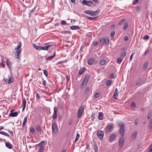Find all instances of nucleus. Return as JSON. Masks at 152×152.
I'll use <instances>...</instances> for the list:
<instances>
[{
	"label": "nucleus",
	"instance_id": "de8ad7c7",
	"mask_svg": "<svg viewBox=\"0 0 152 152\" xmlns=\"http://www.w3.org/2000/svg\"><path fill=\"white\" fill-rule=\"evenodd\" d=\"M88 1L86 0H83L82 1V3L84 5H87Z\"/></svg>",
	"mask_w": 152,
	"mask_h": 152
},
{
	"label": "nucleus",
	"instance_id": "680f3d73",
	"mask_svg": "<svg viewBox=\"0 0 152 152\" xmlns=\"http://www.w3.org/2000/svg\"><path fill=\"white\" fill-rule=\"evenodd\" d=\"M93 45L94 46H96L98 45V42H94L93 43Z\"/></svg>",
	"mask_w": 152,
	"mask_h": 152
},
{
	"label": "nucleus",
	"instance_id": "338daca9",
	"mask_svg": "<svg viewBox=\"0 0 152 152\" xmlns=\"http://www.w3.org/2000/svg\"><path fill=\"white\" fill-rule=\"evenodd\" d=\"M35 10V7L33 9L30 10V13H32Z\"/></svg>",
	"mask_w": 152,
	"mask_h": 152
},
{
	"label": "nucleus",
	"instance_id": "0e129e2a",
	"mask_svg": "<svg viewBox=\"0 0 152 152\" xmlns=\"http://www.w3.org/2000/svg\"><path fill=\"white\" fill-rule=\"evenodd\" d=\"M115 31H114L111 32V33L110 34V35L111 37H113L115 34Z\"/></svg>",
	"mask_w": 152,
	"mask_h": 152
},
{
	"label": "nucleus",
	"instance_id": "2eb2a0df",
	"mask_svg": "<svg viewBox=\"0 0 152 152\" xmlns=\"http://www.w3.org/2000/svg\"><path fill=\"white\" fill-rule=\"evenodd\" d=\"M26 100L24 98H23V107L22 108V111L23 112L26 108Z\"/></svg>",
	"mask_w": 152,
	"mask_h": 152
},
{
	"label": "nucleus",
	"instance_id": "5fc2aeb1",
	"mask_svg": "<svg viewBox=\"0 0 152 152\" xmlns=\"http://www.w3.org/2000/svg\"><path fill=\"white\" fill-rule=\"evenodd\" d=\"M118 96V95H116L115 94H114L113 96V98L114 99H116L117 98Z\"/></svg>",
	"mask_w": 152,
	"mask_h": 152
},
{
	"label": "nucleus",
	"instance_id": "aec40b11",
	"mask_svg": "<svg viewBox=\"0 0 152 152\" xmlns=\"http://www.w3.org/2000/svg\"><path fill=\"white\" fill-rule=\"evenodd\" d=\"M137 134V131H135L134 132L132 135V138L133 140H134L136 137Z\"/></svg>",
	"mask_w": 152,
	"mask_h": 152
},
{
	"label": "nucleus",
	"instance_id": "f704fd0d",
	"mask_svg": "<svg viewBox=\"0 0 152 152\" xmlns=\"http://www.w3.org/2000/svg\"><path fill=\"white\" fill-rule=\"evenodd\" d=\"M142 82V79H139L136 80V84L137 85H138L140 84Z\"/></svg>",
	"mask_w": 152,
	"mask_h": 152
},
{
	"label": "nucleus",
	"instance_id": "69168bd1",
	"mask_svg": "<svg viewBox=\"0 0 152 152\" xmlns=\"http://www.w3.org/2000/svg\"><path fill=\"white\" fill-rule=\"evenodd\" d=\"M115 75L114 74H111L110 76V77L111 78H113L114 77Z\"/></svg>",
	"mask_w": 152,
	"mask_h": 152
},
{
	"label": "nucleus",
	"instance_id": "a211bd4d",
	"mask_svg": "<svg viewBox=\"0 0 152 152\" xmlns=\"http://www.w3.org/2000/svg\"><path fill=\"white\" fill-rule=\"evenodd\" d=\"M56 55L55 51L53 55L51 56H49V57L46 58L45 59L46 61H50Z\"/></svg>",
	"mask_w": 152,
	"mask_h": 152
},
{
	"label": "nucleus",
	"instance_id": "a878e982",
	"mask_svg": "<svg viewBox=\"0 0 152 152\" xmlns=\"http://www.w3.org/2000/svg\"><path fill=\"white\" fill-rule=\"evenodd\" d=\"M5 145L6 147L9 148V149L12 148V146H11L10 143L9 142H6Z\"/></svg>",
	"mask_w": 152,
	"mask_h": 152
},
{
	"label": "nucleus",
	"instance_id": "a19ab883",
	"mask_svg": "<svg viewBox=\"0 0 152 152\" xmlns=\"http://www.w3.org/2000/svg\"><path fill=\"white\" fill-rule=\"evenodd\" d=\"M1 134L4 135V136H6L8 137H9L10 136V135L8 134L7 133L5 132H1Z\"/></svg>",
	"mask_w": 152,
	"mask_h": 152
},
{
	"label": "nucleus",
	"instance_id": "412c9836",
	"mask_svg": "<svg viewBox=\"0 0 152 152\" xmlns=\"http://www.w3.org/2000/svg\"><path fill=\"white\" fill-rule=\"evenodd\" d=\"M18 115V113L17 112L14 113H11L9 114V115L11 117H14Z\"/></svg>",
	"mask_w": 152,
	"mask_h": 152
},
{
	"label": "nucleus",
	"instance_id": "f03ea898",
	"mask_svg": "<svg viewBox=\"0 0 152 152\" xmlns=\"http://www.w3.org/2000/svg\"><path fill=\"white\" fill-rule=\"evenodd\" d=\"M4 81L8 84H10L12 83L14 81V78L12 77V75H10L4 79Z\"/></svg>",
	"mask_w": 152,
	"mask_h": 152
},
{
	"label": "nucleus",
	"instance_id": "7c9ffc66",
	"mask_svg": "<svg viewBox=\"0 0 152 152\" xmlns=\"http://www.w3.org/2000/svg\"><path fill=\"white\" fill-rule=\"evenodd\" d=\"M89 87H87L84 91V93L85 94H87L89 92Z\"/></svg>",
	"mask_w": 152,
	"mask_h": 152
},
{
	"label": "nucleus",
	"instance_id": "1a4fd4ad",
	"mask_svg": "<svg viewBox=\"0 0 152 152\" xmlns=\"http://www.w3.org/2000/svg\"><path fill=\"white\" fill-rule=\"evenodd\" d=\"M21 51V49H20L19 50L16 52L15 53V56L16 58H18V59H20V54Z\"/></svg>",
	"mask_w": 152,
	"mask_h": 152
},
{
	"label": "nucleus",
	"instance_id": "20e7f679",
	"mask_svg": "<svg viewBox=\"0 0 152 152\" xmlns=\"http://www.w3.org/2000/svg\"><path fill=\"white\" fill-rule=\"evenodd\" d=\"M100 41L103 44L108 45L109 43V39L107 38H101L100 39Z\"/></svg>",
	"mask_w": 152,
	"mask_h": 152
},
{
	"label": "nucleus",
	"instance_id": "cd10ccee",
	"mask_svg": "<svg viewBox=\"0 0 152 152\" xmlns=\"http://www.w3.org/2000/svg\"><path fill=\"white\" fill-rule=\"evenodd\" d=\"M103 114L102 113L100 112L99 113L98 118L99 120H102V116H103Z\"/></svg>",
	"mask_w": 152,
	"mask_h": 152
},
{
	"label": "nucleus",
	"instance_id": "58836bf2",
	"mask_svg": "<svg viewBox=\"0 0 152 152\" xmlns=\"http://www.w3.org/2000/svg\"><path fill=\"white\" fill-rule=\"evenodd\" d=\"M112 81L110 80H109L106 82V85L107 86H109L112 83Z\"/></svg>",
	"mask_w": 152,
	"mask_h": 152
},
{
	"label": "nucleus",
	"instance_id": "6e6d98bb",
	"mask_svg": "<svg viewBox=\"0 0 152 152\" xmlns=\"http://www.w3.org/2000/svg\"><path fill=\"white\" fill-rule=\"evenodd\" d=\"M30 131L32 133H34L35 130L33 128L31 127L30 128Z\"/></svg>",
	"mask_w": 152,
	"mask_h": 152
},
{
	"label": "nucleus",
	"instance_id": "4be33fe9",
	"mask_svg": "<svg viewBox=\"0 0 152 152\" xmlns=\"http://www.w3.org/2000/svg\"><path fill=\"white\" fill-rule=\"evenodd\" d=\"M27 116L25 117L24 118V120L22 124V126L24 127L26 125V124L27 122Z\"/></svg>",
	"mask_w": 152,
	"mask_h": 152
},
{
	"label": "nucleus",
	"instance_id": "f257e3e1",
	"mask_svg": "<svg viewBox=\"0 0 152 152\" xmlns=\"http://www.w3.org/2000/svg\"><path fill=\"white\" fill-rule=\"evenodd\" d=\"M100 11V10L98 9L95 11H93L91 10H87L85 11L84 13L86 14H88L91 16L96 15H98Z\"/></svg>",
	"mask_w": 152,
	"mask_h": 152
},
{
	"label": "nucleus",
	"instance_id": "49530a36",
	"mask_svg": "<svg viewBox=\"0 0 152 152\" xmlns=\"http://www.w3.org/2000/svg\"><path fill=\"white\" fill-rule=\"evenodd\" d=\"M43 73L46 77H47L48 75V72L45 69L43 70Z\"/></svg>",
	"mask_w": 152,
	"mask_h": 152
},
{
	"label": "nucleus",
	"instance_id": "603ef678",
	"mask_svg": "<svg viewBox=\"0 0 152 152\" xmlns=\"http://www.w3.org/2000/svg\"><path fill=\"white\" fill-rule=\"evenodd\" d=\"M126 53L125 52H124L121 54V56H122L124 57L126 56Z\"/></svg>",
	"mask_w": 152,
	"mask_h": 152
},
{
	"label": "nucleus",
	"instance_id": "4c0bfd02",
	"mask_svg": "<svg viewBox=\"0 0 152 152\" xmlns=\"http://www.w3.org/2000/svg\"><path fill=\"white\" fill-rule=\"evenodd\" d=\"M148 62H146L144 64L143 67V69L144 70H145L147 69V68L148 67Z\"/></svg>",
	"mask_w": 152,
	"mask_h": 152
},
{
	"label": "nucleus",
	"instance_id": "473e14b6",
	"mask_svg": "<svg viewBox=\"0 0 152 152\" xmlns=\"http://www.w3.org/2000/svg\"><path fill=\"white\" fill-rule=\"evenodd\" d=\"M33 45L34 47L36 49L38 50H40V46H39L37 45H36V44H33Z\"/></svg>",
	"mask_w": 152,
	"mask_h": 152
},
{
	"label": "nucleus",
	"instance_id": "6ab92c4d",
	"mask_svg": "<svg viewBox=\"0 0 152 152\" xmlns=\"http://www.w3.org/2000/svg\"><path fill=\"white\" fill-rule=\"evenodd\" d=\"M7 64L8 67L10 69L12 63L8 59H7Z\"/></svg>",
	"mask_w": 152,
	"mask_h": 152
},
{
	"label": "nucleus",
	"instance_id": "c9c22d12",
	"mask_svg": "<svg viewBox=\"0 0 152 152\" xmlns=\"http://www.w3.org/2000/svg\"><path fill=\"white\" fill-rule=\"evenodd\" d=\"M79 137H80L79 134L78 133H77V134L75 140L74 141V143H75L77 142V141L78 140V139L79 138Z\"/></svg>",
	"mask_w": 152,
	"mask_h": 152
},
{
	"label": "nucleus",
	"instance_id": "bf43d9fd",
	"mask_svg": "<svg viewBox=\"0 0 152 152\" xmlns=\"http://www.w3.org/2000/svg\"><path fill=\"white\" fill-rule=\"evenodd\" d=\"M149 53V50L148 49H147L146 50V52H145V53L144 56H145V55L146 54H148Z\"/></svg>",
	"mask_w": 152,
	"mask_h": 152
},
{
	"label": "nucleus",
	"instance_id": "c756f323",
	"mask_svg": "<svg viewBox=\"0 0 152 152\" xmlns=\"http://www.w3.org/2000/svg\"><path fill=\"white\" fill-rule=\"evenodd\" d=\"M123 59L121 57L118 58L117 60V63L118 64H120L122 61Z\"/></svg>",
	"mask_w": 152,
	"mask_h": 152
},
{
	"label": "nucleus",
	"instance_id": "2f4dec72",
	"mask_svg": "<svg viewBox=\"0 0 152 152\" xmlns=\"http://www.w3.org/2000/svg\"><path fill=\"white\" fill-rule=\"evenodd\" d=\"M128 23H125L124 25L123 29L124 30H125L128 27Z\"/></svg>",
	"mask_w": 152,
	"mask_h": 152
},
{
	"label": "nucleus",
	"instance_id": "dca6fc26",
	"mask_svg": "<svg viewBox=\"0 0 152 152\" xmlns=\"http://www.w3.org/2000/svg\"><path fill=\"white\" fill-rule=\"evenodd\" d=\"M94 58H92L88 60V63L89 65H92L94 64Z\"/></svg>",
	"mask_w": 152,
	"mask_h": 152
},
{
	"label": "nucleus",
	"instance_id": "0eeeda50",
	"mask_svg": "<svg viewBox=\"0 0 152 152\" xmlns=\"http://www.w3.org/2000/svg\"><path fill=\"white\" fill-rule=\"evenodd\" d=\"M84 111V108L83 107H81L78 110L77 114V117L79 118L81 117Z\"/></svg>",
	"mask_w": 152,
	"mask_h": 152
},
{
	"label": "nucleus",
	"instance_id": "c85d7f7f",
	"mask_svg": "<svg viewBox=\"0 0 152 152\" xmlns=\"http://www.w3.org/2000/svg\"><path fill=\"white\" fill-rule=\"evenodd\" d=\"M44 151V147L43 145H41L39 149L38 150V152H43Z\"/></svg>",
	"mask_w": 152,
	"mask_h": 152
},
{
	"label": "nucleus",
	"instance_id": "b1692460",
	"mask_svg": "<svg viewBox=\"0 0 152 152\" xmlns=\"http://www.w3.org/2000/svg\"><path fill=\"white\" fill-rule=\"evenodd\" d=\"M70 28L72 30L78 29H80L79 27L77 26H73L70 27Z\"/></svg>",
	"mask_w": 152,
	"mask_h": 152
},
{
	"label": "nucleus",
	"instance_id": "09e8293b",
	"mask_svg": "<svg viewBox=\"0 0 152 152\" xmlns=\"http://www.w3.org/2000/svg\"><path fill=\"white\" fill-rule=\"evenodd\" d=\"M45 143V141H41L39 144H37V146H40V147L41 146V145H41V144H44Z\"/></svg>",
	"mask_w": 152,
	"mask_h": 152
},
{
	"label": "nucleus",
	"instance_id": "6e6552de",
	"mask_svg": "<svg viewBox=\"0 0 152 152\" xmlns=\"http://www.w3.org/2000/svg\"><path fill=\"white\" fill-rule=\"evenodd\" d=\"M124 136H121L119 140V145L120 147L122 148L124 145Z\"/></svg>",
	"mask_w": 152,
	"mask_h": 152
},
{
	"label": "nucleus",
	"instance_id": "f8f14e48",
	"mask_svg": "<svg viewBox=\"0 0 152 152\" xmlns=\"http://www.w3.org/2000/svg\"><path fill=\"white\" fill-rule=\"evenodd\" d=\"M116 136L115 133H113L110 136V142H112L115 139Z\"/></svg>",
	"mask_w": 152,
	"mask_h": 152
},
{
	"label": "nucleus",
	"instance_id": "4d7b16f0",
	"mask_svg": "<svg viewBox=\"0 0 152 152\" xmlns=\"http://www.w3.org/2000/svg\"><path fill=\"white\" fill-rule=\"evenodd\" d=\"M148 119H150L151 117V113H149L148 115Z\"/></svg>",
	"mask_w": 152,
	"mask_h": 152
},
{
	"label": "nucleus",
	"instance_id": "ddd939ff",
	"mask_svg": "<svg viewBox=\"0 0 152 152\" xmlns=\"http://www.w3.org/2000/svg\"><path fill=\"white\" fill-rule=\"evenodd\" d=\"M125 129L124 127L120 128L119 129V132L120 135L124 136L125 134Z\"/></svg>",
	"mask_w": 152,
	"mask_h": 152
},
{
	"label": "nucleus",
	"instance_id": "052dcab7",
	"mask_svg": "<svg viewBox=\"0 0 152 152\" xmlns=\"http://www.w3.org/2000/svg\"><path fill=\"white\" fill-rule=\"evenodd\" d=\"M66 22L64 20H62V21H61V24L62 25H65L66 24Z\"/></svg>",
	"mask_w": 152,
	"mask_h": 152
},
{
	"label": "nucleus",
	"instance_id": "72a5a7b5",
	"mask_svg": "<svg viewBox=\"0 0 152 152\" xmlns=\"http://www.w3.org/2000/svg\"><path fill=\"white\" fill-rule=\"evenodd\" d=\"M106 62L105 60H102L100 62V64L101 65H103L105 64Z\"/></svg>",
	"mask_w": 152,
	"mask_h": 152
},
{
	"label": "nucleus",
	"instance_id": "7ed1b4c3",
	"mask_svg": "<svg viewBox=\"0 0 152 152\" xmlns=\"http://www.w3.org/2000/svg\"><path fill=\"white\" fill-rule=\"evenodd\" d=\"M89 78V77L88 76L85 77L81 85V88H84L86 86L88 82Z\"/></svg>",
	"mask_w": 152,
	"mask_h": 152
},
{
	"label": "nucleus",
	"instance_id": "37998d69",
	"mask_svg": "<svg viewBox=\"0 0 152 152\" xmlns=\"http://www.w3.org/2000/svg\"><path fill=\"white\" fill-rule=\"evenodd\" d=\"M93 2L91 1H88L87 4L86 5L91 7V4H92Z\"/></svg>",
	"mask_w": 152,
	"mask_h": 152
},
{
	"label": "nucleus",
	"instance_id": "774afa93",
	"mask_svg": "<svg viewBox=\"0 0 152 152\" xmlns=\"http://www.w3.org/2000/svg\"><path fill=\"white\" fill-rule=\"evenodd\" d=\"M150 148L151 149L148 152H152V143L150 146Z\"/></svg>",
	"mask_w": 152,
	"mask_h": 152
},
{
	"label": "nucleus",
	"instance_id": "e2e57ef3",
	"mask_svg": "<svg viewBox=\"0 0 152 152\" xmlns=\"http://www.w3.org/2000/svg\"><path fill=\"white\" fill-rule=\"evenodd\" d=\"M144 38L146 39H149L150 37L148 35H146L144 36Z\"/></svg>",
	"mask_w": 152,
	"mask_h": 152
},
{
	"label": "nucleus",
	"instance_id": "13d9d810",
	"mask_svg": "<svg viewBox=\"0 0 152 152\" xmlns=\"http://www.w3.org/2000/svg\"><path fill=\"white\" fill-rule=\"evenodd\" d=\"M118 91L117 88H116L115 90V91L114 92V94H115L116 95H118Z\"/></svg>",
	"mask_w": 152,
	"mask_h": 152
},
{
	"label": "nucleus",
	"instance_id": "9b49d317",
	"mask_svg": "<svg viewBox=\"0 0 152 152\" xmlns=\"http://www.w3.org/2000/svg\"><path fill=\"white\" fill-rule=\"evenodd\" d=\"M57 109L56 107H55L54 108V113L53 115V119H55L57 117Z\"/></svg>",
	"mask_w": 152,
	"mask_h": 152
},
{
	"label": "nucleus",
	"instance_id": "4468645a",
	"mask_svg": "<svg viewBox=\"0 0 152 152\" xmlns=\"http://www.w3.org/2000/svg\"><path fill=\"white\" fill-rule=\"evenodd\" d=\"M94 144L93 148L94 150V152H97L98 151V147L95 141L93 142Z\"/></svg>",
	"mask_w": 152,
	"mask_h": 152
},
{
	"label": "nucleus",
	"instance_id": "8fccbe9b",
	"mask_svg": "<svg viewBox=\"0 0 152 152\" xmlns=\"http://www.w3.org/2000/svg\"><path fill=\"white\" fill-rule=\"evenodd\" d=\"M125 19H123L122 20L120 21L119 23V24L120 25V24H122L125 22Z\"/></svg>",
	"mask_w": 152,
	"mask_h": 152
},
{
	"label": "nucleus",
	"instance_id": "423d86ee",
	"mask_svg": "<svg viewBox=\"0 0 152 152\" xmlns=\"http://www.w3.org/2000/svg\"><path fill=\"white\" fill-rule=\"evenodd\" d=\"M52 130L53 132L55 134H57L58 132V129L57 124L56 123H53L52 124Z\"/></svg>",
	"mask_w": 152,
	"mask_h": 152
},
{
	"label": "nucleus",
	"instance_id": "864d4df0",
	"mask_svg": "<svg viewBox=\"0 0 152 152\" xmlns=\"http://www.w3.org/2000/svg\"><path fill=\"white\" fill-rule=\"evenodd\" d=\"M43 56H39L38 57V58L39 60L40 61H42L43 59Z\"/></svg>",
	"mask_w": 152,
	"mask_h": 152
},
{
	"label": "nucleus",
	"instance_id": "c03bdc74",
	"mask_svg": "<svg viewBox=\"0 0 152 152\" xmlns=\"http://www.w3.org/2000/svg\"><path fill=\"white\" fill-rule=\"evenodd\" d=\"M99 94L98 93H96L94 94V97L96 99L99 97Z\"/></svg>",
	"mask_w": 152,
	"mask_h": 152
},
{
	"label": "nucleus",
	"instance_id": "a18cd8bd",
	"mask_svg": "<svg viewBox=\"0 0 152 152\" xmlns=\"http://www.w3.org/2000/svg\"><path fill=\"white\" fill-rule=\"evenodd\" d=\"M149 125H150V129L151 130L152 129V118L150 120V122L149 123Z\"/></svg>",
	"mask_w": 152,
	"mask_h": 152
},
{
	"label": "nucleus",
	"instance_id": "ea45409f",
	"mask_svg": "<svg viewBox=\"0 0 152 152\" xmlns=\"http://www.w3.org/2000/svg\"><path fill=\"white\" fill-rule=\"evenodd\" d=\"M36 130L39 132H40L41 131V128L39 126H36Z\"/></svg>",
	"mask_w": 152,
	"mask_h": 152
},
{
	"label": "nucleus",
	"instance_id": "9d476101",
	"mask_svg": "<svg viewBox=\"0 0 152 152\" xmlns=\"http://www.w3.org/2000/svg\"><path fill=\"white\" fill-rule=\"evenodd\" d=\"M97 135L99 138V139H101L103 138L104 136V133L102 131H101L97 132Z\"/></svg>",
	"mask_w": 152,
	"mask_h": 152
},
{
	"label": "nucleus",
	"instance_id": "79ce46f5",
	"mask_svg": "<svg viewBox=\"0 0 152 152\" xmlns=\"http://www.w3.org/2000/svg\"><path fill=\"white\" fill-rule=\"evenodd\" d=\"M1 65H2V66H3V68H4L5 67V61H4L3 58H1Z\"/></svg>",
	"mask_w": 152,
	"mask_h": 152
},
{
	"label": "nucleus",
	"instance_id": "393cba45",
	"mask_svg": "<svg viewBox=\"0 0 152 152\" xmlns=\"http://www.w3.org/2000/svg\"><path fill=\"white\" fill-rule=\"evenodd\" d=\"M118 124L120 127V128L124 127H125V125L122 122H118Z\"/></svg>",
	"mask_w": 152,
	"mask_h": 152
},
{
	"label": "nucleus",
	"instance_id": "5701e85b",
	"mask_svg": "<svg viewBox=\"0 0 152 152\" xmlns=\"http://www.w3.org/2000/svg\"><path fill=\"white\" fill-rule=\"evenodd\" d=\"M50 46V45H48L45 47H41L40 50L42 49L43 50H47L48 48Z\"/></svg>",
	"mask_w": 152,
	"mask_h": 152
},
{
	"label": "nucleus",
	"instance_id": "bb28decb",
	"mask_svg": "<svg viewBox=\"0 0 152 152\" xmlns=\"http://www.w3.org/2000/svg\"><path fill=\"white\" fill-rule=\"evenodd\" d=\"M17 47V48H16L15 49H16L17 50H20V48L21 47V43L20 42L18 43V45Z\"/></svg>",
	"mask_w": 152,
	"mask_h": 152
},
{
	"label": "nucleus",
	"instance_id": "f3484780",
	"mask_svg": "<svg viewBox=\"0 0 152 152\" xmlns=\"http://www.w3.org/2000/svg\"><path fill=\"white\" fill-rule=\"evenodd\" d=\"M86 68L85 67L80 69L79 70L78 74L79 75H82L84 72Z\"/></svg>",
	"mask_w": 152,
	"mask_h": 152
},
{
	"label": "nucleus",
	"instance_id": "e433bc0d",
	"mask_svg": "<svg viewBox=\"0 0 152 152\" xmlns=\"http://www.w3.org/2000/svg\"><path fill=\"white\" fill-rule=\"evenodd\" d=\"M86 18L89 20H96V18H97V17H88V16H87L86 17Z\"/></svg>",
	"mask_w": 152,
	"mask_h": 152
},
{
	"label": "nucleus",
	"instance_id": "39448f33",
	"mask_svg": "<svg viewBox=\"0 0 152 152\" xmlns=\"http://www.w3.org/2000/svg\"><path fill=\"white\" fill-rule=\"evenodd\" d=\"M113 124L110 123L108 124L106 129L105 131L107 133H110L111 132L113 129Z\"/></svg>",
	"mask_w": 152,
	"mask_h": 152
},
{
	"label": "nucleus",
	"instance_id": "3c124183",
	"mask_svg": "<svg viewBox=\"0 0 152 152\" xmlns=\"http://www.w3.org/2000/svg\"><path fill=\"white\" fill-rule=\"evenodd\" d=\"M131 107H135L136 106V105L134 102H132L131 104Z\"/></svg>",
	"mask_w": 152,
	"mask_h": 152
}]
</instances>
